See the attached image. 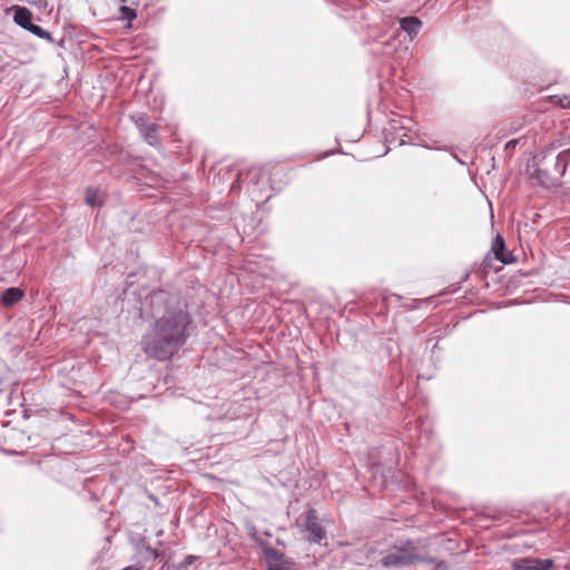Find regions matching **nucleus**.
Segmentation results:
<instances>
[{
	"instance_id": "nucleus-1",
	"label": "nucleus",
	"mask_w": 570,
	"mask_h": 570,
	"mask_svg": "<svg viewBox=\"0 0 570 570\" xmlns=\"http://www.w3.org/2000/svg\"><path fill=\"white\" fill-rule=\"evenodd\" d=\"M190 323L187 312L167 313L156 323L153 335L144 341L147 354L164 353L173 356L185 342L186 328Z\"/></svg>"
},
{
	"instance_id": "nucleus-2",
	"label": "nucleus",
	"mask_w": 570,
	"mask_h": 570,
	"mask_svg": "<svg viewBox=\"0 0 570 570\" xmlns=\"http://www.w3.org/2000/svg\"><path fill=\"white\" fill-rule=\"evenodd\" d=\"M430 561L417 547V543L407 540L395 544L380 563L383 568H404L417 562Z\"/></svg>"
},
{
	"instance_id": "nucleus-3",
	"label": "nucleus",
	"mask_w": 570,
	"mask_h": 570,
	"mask_svg": "<svg viewBox=\"0 0 570 570\" xmlns=\"http://www.w3.org/2000/svg\"><path fill=\"white\" fill-rule=\"evenodd\" d=\"M553 155V148L548 147L547 149L542 150L540 153L539 157V166H542L543 168H538V177L541 180V184L546 187L556 186L559 184V179L564 175L566 169L570 163V148L564 149L560 151L554 157V166L553 171L548 175V168L546 166V160L549 156Z\"/></svg>"
},
{
	"instance_id": "nucleus-4",
	"label": "nucleus",
	"mask_w": 570,
	"mask_h": 570,
	"mask_svg": "<svg viewBox=\"0 0 570 570\" xmlns=\"http://www.w3.org/2000/svg\"><path fill=\"white\" fill-rule=\"evenodd\" d=\"M14 16L13 21L22 27L23 29L30 31L35 36L48 39L50 37L49 32L43 30L40 26L32 23V12L26 7H14Z\"/></svg>"
},
{
	"instance_id": "nucleus-5",
	"label": "nucleus",
	"mask_w": 570,
	"mask_h": 570,
	"mask_svg": "<svg viewBox=\"0 0 570 570\" xmlns=\"http://www.w3.org/2000/svg\"><path fill=\"white\" fill-rule=\"evenodd\" d=\"M303 530L308 533L307 540L312 543H321L325 539V530L318 522L317 512L308 509L305 513Z\"/></svg>"
},
{
	"instance_id": "nucleus-6",
	"label": "nucleus",
	"mask_w": 570,
	"mask_h": 570,
	"mask_svg": "<svg viewBox=\"0 0 570 570\" xmlns=\"http://www.w3.org/2000/svg\"><path fill=\"white\" fill-rule=\"evenodd\" d=\"M552 559L520 558L511 562L513 570H551L553 568Z\"/></svg>"
},
{
	"instance_id": "nucleus-7",
	"label": "nucleus",
	"mask_w": 570,
	"mask_h": 570,
	"mask_svg": "<svg viewBox=\"0 0 570 570\" xmlns=\"http://www.w3.org/2000/svg\"><path fill=\"white\" fill-rule=\"evenodd\" d=\"M491 250L495 259L502 264H510L514 261L512 254L505 249L504 239L501 235H497L494 238Z\"/></svg>"
},
{
	"instance_id": "nucleus-8",
	"label": "nucleus",
	"mask_w": 570,
	"mask_h": 570,
	"mask_svg": "<svg viewBox=\"0 0 570 570\" xmlns=\"http://www.w3.org/2000/svg\"><path fill=\"white\" fill-rule=\"evenodd\" d=\"M400 24L401 28L410 36H415L419 32L422 23L416 17H405L401 19Z\"/></svg>"
},
{
	"instance_id": "nucleus-9",
	"label": "nucleus",
	"mask_w": 570,
	"mask_h": 570,
	"mask_svg": "<svg viewBox=\"0 0 570 570\" xmlns=\"http://www.w3.org/2000/svg\"><path fill=\"white\" fill-rule=\"evenodd\" d=\"M23 297V292L17 287H10L6 289L2 294V303L6 306H11L19 302Z\"/></svg>"
},
{
	"instance_id": "nucleus-10",
	"label": "nucleus",
	"mask_w": 570,
	"mask_h": 570,
	"mask_svg": "<svg viewBox=\"0 0 570 570\" xmlns=\"http://www.w3.org/2000/svg\"><path fill=\"white\" fill-rule=\"evenodd\" d=\"M267 567L288 560L283 552L271 547L264 548Z\"/></svg>"
},
{
	"instance_id": "nucleus-11",
	"label": "nucleus",
	"mask_w": 570,
	"mask_h": 570,
	"mask_svg": "<svg viewBox=\"0 0 570 570\" xmlns=\"http://www.w3.org/2000/svg\"><path fill=\"white\" fill-rule=\"evenodd\" d=\"M267 570H294V562L286 560L267 567Z\"/></svg>"
},
{
	"instance_id": "nucleus-12",
	"label": "nucleus",
	"mask_w": 570,
	"mask_h": 570,
	"mask_svg": "<svg viewBox=\"0 0 570 570\" xmlns=\"http://www.w3.org/2000/svg\"><path fill=\"white\" fill-rule=\"evenodd\" d=\"M86 203L89 206H96L98 204V191L95 189H88L86 195Z\"/></svg>"
},
{
	"instance_id": "nucleus-13",
	"label": "nucleus",
	"mask_w": 570,
	"mask_h": 570,
	"mask_svg": "<svg viewBox=\"0 0 570 570\" xmlns=\"http://www.w3.org/2000/svg\"><path fill=\"white\" fill-rule=\"evenodd\" d=\"M121 18L127 19L129 21L134 20L136 18V11L127 6H122L120 8Z\"/></svg>"
},
{
	"instance_id": "nucleus-14",
	"label": "nucleus",
	"mask_w": 570,
	"mask_h": 570,
	"mask_svg": "<svg viewBox=\"0 0 570 570\" xmlns=\"http://www.w3.org/2000/svg\"><path fill=\"white\" fill-rule=\"evenodd\" d=\"M518 144V140L517 139H511L509 140L507 144H505V149H513Z\"/></svg>"
},
{
	"instance_id": "nucleus-15",
	"label": "nucleus",
	"mask_w": 570,
	"mask_h": 570,
	"mask_svg": "<svg viewBox=\"0 0 570 570\" xmlns=\"http://www.w3.org/2000/svg\"><path fill=\"white\" fill-rule=\"evenodd\" d=\"M148 551L154 559H157L159 557V553L156 549H148Z\"/></svg>"
},
{
	"instance_id": "nucleus-16",
	"label": "nucleus",
	"mask_w": 570,
	"mask_h": 570,
	"mask_svg": "<svg viewBox=\"0 0 570 570\" xmlns=\"http://www.w3.org/2000/svg\"><path fill=\"white\" fill-rule=\"evenodd\" d=\"M191 562H193V557L191 556L187 557L185 564H190Z\"/></svg>"
},
{
	"instance_id": "nucleus-17",
	"label": "nucleus",
	"mask_w": 570,
	"mask_h": 570,
	"mask_svg": "<svg viewBox=\"0 0 570 570\" xmlns=\"http://www.w3.org/2000/svg\"><path fill=\"white\" fill-rule=\"evenodd\" d=\"M250 537H252L254 540H258V539H257V537H256V531H255V530L250 532Z\"/></svg>"
},
{
	"instance_id": "nucleus-18",
	"label": "nucleus",
	"mask_w": 570,
	"mask_h": 570,
	"mask_svg": "<svg viewBox=\"0 0 570 570\" xmlns=\"http://www.w3.org/2000/svg\"><path fill=\"white\" fill-rule=\"evenodd\" d=\"M488 261H490V258H489V257H485V258H484V265H485V267L490 265V264L488 263Z\"/></svg>"
},
{
	"instance_id": "nucleus-19",
	"label": "nucleus",
	"mask_w": 570,
	"mask_h": 570,
	"mask_svg": "<svg viewBox=\"0 0 570 570\" xmlns=\"http://www.w3.org/2000/svg\"><path fill=\"white\" fill-rule=\"evenodd\" d=\"M122 570H137V569L134 567H127V568H124Z\"/></svg>"
}]
</instances>
